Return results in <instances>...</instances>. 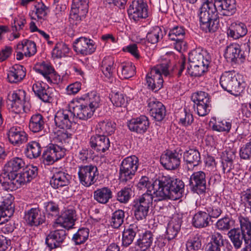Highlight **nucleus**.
Segmentation results:
<instances>
[{"instance_id":"nucleus-1","label":"nucleus","mask_w":251,"mask_h":251,"mask_svg":"<svg viewBox=\"0 0 251 251\" xmlns=\"http://www.w3.org/2000/svg\"><path fill=\"white\" fill-rule=\"evenodd\" d=\"M185 64L186 58L183 56L179 61V65H174L170 71L169 68L171 65L170 60H162L160 63L151 68L150 72L146 75V79L148 89L155 93L157 92L163 86L162 75L165 76H173L175 75L176 71L178 70L176 75L179 77L185 69Z\"/></svg>"},{"instance_id":"nucleus-2","label":"nucleus","mask_w":251,"mask_h":251,"mask_svg":"<svg viewBox=\"0 0 251 251\" xmlns=\"http://www.w3.org/2000/svg\"><path fill=\"white\" fill-rule=\"evenodd\" d=\"M153 194L159 201L178 199L184 191L185 184L179 178L162 176L152 183Z\"/></svg>"},{"instance_id":"nucleus-3","label":"nucleus","mask_w":251,"mask_h":251,"mask_svg":"<svg viewBox=\"0 0 251 251\" xmlns=\"http://www.w3.org/2000/svg\"><path fill=\"white\" fill-rule=\"evenodd\" d=\"M200 29L205 33H213L219 27L218 10L212 1L206 0L199 9Z\"/></svg>"},{"instance_id":"nucleus-4","label":"nucleus","mask_w":251,"mask_h":251,"mask_svg":"<svg viewBox=\"0 0 251 251\" xmlns=\"http://www.w3.org/2000/svg\"><path fill=\"white\" fill-rule=\"evenodd\" d=\"M220 84L222 88L230 94L237 96L245 89V83L238 79L234 71L223 72L220 78Z\"/></svg>"},{"instance_id":"nucleus-5","label":"nucleus","mask_w":251,"mask_h":251,"mask_svg":"<svg viewBox=\"0 0 251 251\" xmlns=\"http://www.w3.org/2000/svg\"><path fill=\"white\" fill-rule=\"evenodd\" d=\"M139 166V159L134 155L125 158L119 165L118 180L120 183H126L133 179Z\"/></svg>"},{"instance_id":"nucleus-6","label":"nucleus","mask_w":251,"mask_h":251,"mask_svg":"<svg viewBox=\"0 0 251 251\" xmlns=\"http://www.w3.org/2000/svg\"><path fill=\"white\" fill-rule=\"evenodd\" d=\"M153 198V197L151 193L147 192L133 200L132 211L137 220H142L146 218L149 208L152 204Z\"/></svg>"},{"instance_id":"nucleus-7","label":"nucleus","mask_w":251,"mask_h":251,"mask_svg":"<svg viewBox=\"0 0 251 251\" xmlns=\"http://www.w3.org/2000/svg\"><path fill=\"white\" fill-rule=\"evenodd\" d=\"M66 149L57 144L50 143L46 146L43 152L42 159L45 165H51L64 157Z\"/></svg>"},{"instance_id":"nucleus-8","label":"nucleus","mask_w":251,"mask_h":251,"mask_svg":"<svg viewBox=\"0 0 251 251\" xmlns=\"http://www.w3.org/2000/svg\"><path fill=\"white\" fill-rule=\"evenodd\" d=\"M182 150L177 147L174 150H166L160 159V163L166 170H175L180 165Z\"/></svg>"},{"instance_id":"nucleus-9","label":"nucleus","mask_w":251,"mask_h":251,"mask_svg":"<svg viewBox=\"0 0 251 251\" xmlns=\"http://www.w3.org/2000/svg\"><path fill=\"white\" fill-rule=\"evenodd\" d=\"M186 29L180 25H177L169 28L167 35L168 40L174 41V48L179 52L185 51L187 49V44L184 41Z\"/></svg>"},{"instance_id":"nucleus-10","label":"nucleus","mask_w":251,"mask_h":251,"mask_svg":"<svg viewBox=\"0 0 251 251\" xmlns=\"http://www.w3.org/2000/svg\"><path fill=\"white\" fill-rule=\"evenodd\" d=\"M207 177L206 173L202 171L194 172L189 179L188 186L193 193L199 195H204L207 190Z\"/></svg>"},{"instance_id":"nucleus-11","label":"nucleus","mask_w":251,"mask_h":251,"mask_svg":"<svg viewBox=\"0 0 251 251\" xmlns=\"http://www.w3.org/2000/svg\"><path fill=\"white\" fill-rule=\"evenodd\" d=\"M99 173L96 166L90 164L78 166V176L80 183L85 187L94 184L98 179Z\"/></svg>"},{"instance_id":"nucleus-12","label":"nucleus","mask_w":251,"mask_h":251,"mask_svg":"<svg viewBox=\"0 0 251 251\" xmlns=\"http://www.w3.org/2000/svg\"><path fill=\"white\" fill-rule=\"evenodd\" d=\"M130 20L137 22L148 17V5L145 0H133L127 9Z\"/></svg>"},{"instance_id":"nucleus-13","label":"nucleus","mask_w":251,"mask_h":251,"mask_svg":"<svg viewBox=\"0 0 251 251\" xmlns=\"http://www.w3.org/2000/svg\"><path fill=\"white\" fill-rule=\"evenodd\" d=\"M97 45L95 41L85 37H80L75 39L73 42V49L77 54L83 56L92 54L95 52Z\"/></svg>"},{"instance_id":"nucleus-14","label":"nucleus","mask_w":251,"mask_h":251,"mask_svg":"<svg viewBox=\"0 0 251 251\" xmlns=\"http://www.w3.org/2000/svg\"><path fill=\"white\" fill-rule=\"evenodd\" d=\"M35 71L41 74L49 83L58 84L60 81V76L55 71L50 63L45 61L37 64L34 67Z\"/></svg>"},{"instance_id":"nucleus-15","label":"nucleus","mask_w":251,"mask_h":251,"mask_svg":"<svg viewBox=\"0 0 251 251\" xmlns=\"http://www.w3.org/2000/svg\"><path fill=\"white\" fill-rule=\"evenodd\" d=\"M110 141L105 135L95 134L89 140V146L91 150L97 153H104L110 147Z\"/></svg>"},{"instance_id":"nucleus-16","label":"nucleus","mask_w":251,"mask_h":251,"mask_svg":"<svg viewBox=\"0 0 251 251\" xmlns=\"http://www.w3.org/2000/svg\"><path fill=\"white\" fill-rule=\"evenodd\" d=\"M148 110L153 119L156 122H161L166 115V109L164 105L154 98H150L147 101Z\"/></svg>"},{"instance_id":"nucleus-17","label":"nucleus","mask_w":251,"mask_h":251,"mask_svg":"<svg viewBox=\"0 0 251 251\" xmlns=\"http://www.w3.org/2000/svg\"><path fill=\"white\" fill-rule=\"evenodd\" d=\"M150 125L148 117L145 115L132 118L127 122L129 130L137 134H143L147 132Z\"/></svg>"},{"instance_id":"nucleus-18","label":"nucleus","mask_w":251,"mask_h":251,"mask_svg":"<svg viewBox=\"0 0 251 251\" xmlns=\"http://www.w3.org/2000/svg\"><path fill=\"white\" fill-rule=\"evenodd\" d=\"M67 233L64 229H56L50 231L47 236L45 244L51 251L53 249L61 248V245L64 242Z\"/></svg>"},{"instance_id":"nucleus-19","label":"nucleus","mask_w":251,"mask_h":251,"mask_svg":"<svg viewBox=\"0 0 251 251\" xmlns=\"http://www.w3.org/2000/svg\"><path fill=\"white\" fill-rule=\"evenodd\" d=\"M182 153L183 161L188 171L193 170L195 167L202 163L201 153L196 148L189 149Z\"/></svg>"},{"instance_id":"nucleus-20","label":"nucleus","mask_w":251,"mask_h":251,"mask_svg":"<svg viewBox=\"0 0 251 251\" xmlns=\"http://www.w3.org/2000/svg\"><path fill=\"white\" fill-rule=\"evenodd\" d=\"M0 183L6 191H13L21 187L17 174L8 173L5 171L0 175Z\"/></svg>"},{"instance_id":"nucleus-21","label":"nucleus","mask_w":251,"mask_h":251,"mask_svg":"<svg viewBox=\"0 0 251 251\" xmlns=\"http://www.w3.org/2000/svg\"><path fill=\"white\" fill-rule=\"evenodd\" d=\"M213 4L219 8L220 15L224 17L232 16L237 11L236 0H214Z\"/></svg>"},{"instance_id":"nucleus-22","label":"nucleus","mask_w":251,"mask_h":251,"mask_svg":"<svg viewBox=\"0 0 251 251\" xmlns=\"http://www.w3.org/2000/svg\"><path fill=\"white\" fill-rule=\"evenodd\" d=\"M73 115V111L69 110H60L55 114L54 121L55 126L62 129H71L73 122L71 117Z\"/></svg>"},{"instance_id":"nucleus-23","label":"nucleus","mask_w":251,"mask_h":251,"mask_svg":"<svg viewBox=\"0 0 251 251\" xmlns=\"http://www.w3.org/2000/svg\"><path fill=\"white\" fill-rule=\"evenodd\" d=\"M25 219L31 226H38L46 222V215L39 207L31 208L25 212Z\"/></svg>"},{"instance_id":"nucleus-24","label":"nucleus","mask_w":251,"mask_h":251,"mask_svg":"<svg viewBox=\"0 0 251 251\" xmlns=\"http://www.w3.org/2000/svg\"><path fill=\"white\" fill-rule=\"evenodd\" d=\"M7 136L9 142L14 146H19L28 139V135L21 127L17 126L10 127Z\"/></svg>"},{"instance_id":"nucleus-25","label":"nucleus","mask_w":251,"mask_h":251,"mask_svg":"<svg viewBox=\"0 0 251 251\" xmlns=\"http://www.w3.org/2000/svg\"><path fill=\"white\" fill-rule=\"evenodd\" d=\"M246 24L240 21H236L231 23L227 29V35L228 38L234 40L239 39L245 36L248 33Z\"/></svg>"},{"instance_id":"nucleus-26","label":"nucleus","mask_w":251,"mask_h":251,"mask_svg":"<svg viewBox=\"0 0 251 251\" xmlns=\"http://www.w3.org/2000/svg\"><path fill=\"white\" fill-rule=\"evenodd\" d=\"M76 211L74 209H68L62 212L55 220V224L59 225L65 229L69 230L73 227L76 219Z\"/></svg>"},{"instance_id":"nucleus-27","label":"nucleus","mask_w":251,"mask_h":251,"mask_svg":"<svg viewBox=\"0 0 251 251\" xmlns=\"http://www.w3.org/2000/svg\"><path fill=\"white\" fill-rule=\"evenodd\" d=\"M188 60L189 63L197 64H206L209 65L211 61L210 54L206 50L202 48H197L189 54Z\"/></svg>"},{"instance_id":"nucleus-28","label":"nucleus","mask_w":251,"mask_h":251,"mask_svg":"<svg viewBox=\"0 0 251 251\" xmlns=\"http://www.w3.org/2000/svg\"><path fill=\"white\" fill-rule=\"evenodd\" d=\"M71 176L67 173L62 171L53 173L50 179V184L53 189L68 186L70 183Z\"/></svg>"},{"instance_id":"nucleus-29","label":"nucleus","mask_w":251,"mask_h":251,"mask_svg":"<svg viewBox=\"0 0 251 251\" xmlns=\"http://www.w3.org/2000/svg\"><path fill=\"white\" fill-rule=\"evenodd\" d=\"M141 231L137 223H133L125 227L122 234V246L127 247L131 245Z\"/></svg>"},{"instance_id":"nucleus-30","label":"nucleus","mask_w":251,"mask_h":251,"mask_svg":"<svg viewBox=\"0 0 251 251\" xmlns=\"http://www.w3.org/2000/svg\"><path fill=\"white\" fill-rule=\"evenodd\" d=\"M38 174V168L37 167L33 165H28L25 166L23 169L22 171L17 175L19 181L22 186L31 182L37 176Z\"/></svg>"},{"instance_id":"nucleus-31","label":"nucleus","mask_w":251,"mask_h":251,"mask_svg":"<svg viewBox=\"0 0 251 251\" xmlns=\"http://www.w3.org/2000/svg\"><path fill=\"white\" fill-rule=\"evenodd\" d=\"M241 51L242 50L238 44H231L226 47L224 56L228 61L231 63L236 64L239 61L240 63H243L245 60H242L241 58Z\"/></svg>"},{"instance_id":"nucleus-32","label":"nucleus","mask_w":251,"mask_h":251,"mask_svg":"<svg viewBox=\"0 0 251 251\" xmlns=\"http://www.w3.org/2000/svg\"><path fill=\"white\" fill-rule=\"evenodd\" d=\"M26 70L23 65L15 64L9 68L7 79L11 83H17L21 82L25 76Z\"/></svg>"},{"instance_id":"nucleus-33","label":"nucleus","mask_w":251,"mask_h":251,"mask_svg":"<svg viewBox=\"0 0 251 251\" xmlns=\"http://www.w3.org/2000/svg\"><path fill=\"white\" fill-rule=\"evenodd\" d=\"M139 237L135 243L140 251H147L153 244L154 241L153 233L150 230H146L144 233L138 234Z\"/></svg>"},{"instance_id":"nucleus-34","label":"nucleus","mask_w":251,"mask_h":251,"mask_svg":"<svg viewBox=\"0 0 251 251\" xmlns=\"http://www.w3.org/2000/svg\"><path fill=\"white\" fill-rule=\"evenodd\" d=\"M49 88L47 84L39 81L34 83L32 88L35 95L45 102H50L52 100Z\"/></svg>"},{"instance_id":"nucleus-35","label":"nucleus","mask_w":251,"mask_h":251,"mask_svg":"<svg viewBox=\"0 0 251 251\" xmlns=\"http://www.w3.org/2000/svg\"><path fill=\"white\" fill-rule=\"evenodd\" d=\"M95 109H92L90 106L84 102L76 105L73 107V113L80 120L86 121L91 118L94 115Z\"/></svg>"},{"instance_id":"nucleus-36","label":"nucleus","mask_w":251,"mask_h":251,"mask_svg":"<svg viewBox=\"0 0 251 251\" xmlns=\"http://www.w3.org/2000/svg\"><path fill=\"white\" fill-rule=\"evenodd\" d=\"M136 67L131 62L121 63L117 68V73L121 79H128L136 74Z\"/></svg>"},{"instance_id":"nucleus-37","label":"nucleus","mask_w":251,"mask_h":251,"mask_svg":"<svg viewBox=\"0 0 251 251\" xmlns=\"http://www.w3.org/2000/svg\"><path fill=\"white\" fill-rule=\"evenodd\" d=\"M26 93L24 90H19L14 92L9 100L11 101L12 108L17 110V112H21L22 110L25 111Z\"/></svg>"},{"instance_id":"nucleus-38","label":"nucleus","mask_w":251,"mask_h":251,"mask_svg":"<svg viewBox=\"0 0 251 251\" xmlns=\"http://www.w3.org/2000/svg\"><path fill=\"white\" fill-rule=\"evenodd\" d=\"M235 157V152L231 150H226L223 152L221 163L224 173H229L234 169L233 161Z\"/></svg>"},{"instance_id":"nucleus-39","label":"nucleus","mask_w":251,"mask_h":251,"mask_svg":"<svg viewBox=\"0 0 251 251\" xmlns=\"http://www.w3.org/2000/svg\"><path fill=\"white\" fill-rule=\"evenodd\" d=\"M176 117L178 124L185 127L191 126L194 121L193 114L187 108L179 110L176 113Z\"/></svg>"},{"instance_id":"nucleus-40","label":"nucleus","mask_w":251,"mask_h":251,"mask_svg":"<svg viewBox=\"0 0 251 251\" xmlns=\"http://www.w3.org/2000/svg\"><path fill=\"white\" fill-rule=\"evenodd\" d=\"M25 166V163L24 159L19 157H14L4 165L3 171H5L8 173L18 174V172Z\"/></svg>"},{"instance_id":"nucleus-41","label":"nucleus","mask_w":251,"mask_h":251,"mask_svg":"<svg viewBox=\"0 0 251 251\" xmlns=\"http://www.w3.org/2000/svg\"><path fill=\"white\" fill-rule=\"evenodd\" d=\"M116 128V123L107 119L99 122L96 126V130L99 134L105 135L107 137L114 134Z\"/></svg>"},{"instance_id":"nucleus-42","label":"nucleus","mask_w":251,"mask_h":251,"mask_svg":"<svg viewBox=\"0 0 251 251\" xmlns=\"http://www.w3.org/2000/svg\"><path fill=\"white\" fill-rule=\"evenodd\" d=\"M210 221L209 215L206 214V211H199L194 215L192 224L196 228H202L209 226Z\"/></svg>"},{"instance_id":"nucleus-43","label":"nucleus","mask_w":251,"mask_h":251,"mask_svg":"<svg viewBox=\"0 0 251 251\" xmlns=\"http://www.w3.org/2000/svg\"><path fill=\"white\" fill-rule=\"evenodd\" d=\"M112 197V192L108 187L98 188L94 192V199L101 204H106Z\"/></svg>"},{"instance_id":"nucleus-44","label":"nucleus","mask_w":251,"mask_h":251,"mask_svg":"<svg viewBox=\"0 0 251 251\" xmlns=\"http://www.w3.org/2000/svg\"><path fill=\"white\" fill-rule=\"evenodd\" d=\"M182 220L178 217L174 218L168 224L166 229V237L168 241L176 238L180 230Z\"/></svg>"},{"instance_id":"nucleus-45","label":"nucleus","mask_w":251,"mask_h":251,"mask_svg":"<svg viewBox=\"0 0 251 251\" xmlns=\"http://www.w3.org/2000/svg\"><path fill=\"white\" fill-rule=\"evenodd\" d=\"M45 119L42 115L37 113L33 115L29 120V128L34 133L42 131L45 127Z\"/></svg>"},{"instance_id":"nucleus-46","label":"nucleus","mask_w":251,"mask_h":251,"mask_svg":"<svg viewBox=\"0 0 251 251\" xmlns=\"http://www.w3.org/2000/svg\"><path fill=\"white\" fill-rule=\"evenodd\" d=\"M209 65L206 64H197L190 63L187 66L186 75H189L192 77H200L208 71Z\"/></svg>"},{"instance_id":"nucleus-47","label":"nucleus","mask_w":251,"mask_h":251,"mask_svg":"<svg viewBox=\"0 0 251 251\" xmlns=\"http://www.w3.org/2000/svg\"><path fill=\"white\" fill-rule=\"evenodd\" d=\"M14 198L9 194L7 197L3 198L1 204L0 205L1 216L8 217L9 218L14 212V205L13 204Z\"/></svg>"},{"instance_id":"nucleus-48","label":"nucleus","mask_w":251,"mask_h":251,"mask_svg":"<svg viewBox=\"0 0 251 251\" xmlns=\"http://www.w3.org/2000/svg\"><path fill=\"white\" fill-rule=\"evenodd\" d=\"M24 153L25 156L30 159L36 158L41 153V147L40 144L36 141L28 142L25 149Z\"/></svg>"},{"instance_id":"nucleus-49","label":"nucleus","mask_w":251,"mask_h":251,"mask_svg":"<svg viewBox=\"0 0 251 251\" xmlns=\"http://www.w3.org/2000/svg\"><path fill=\"white\" fill-rule=\"evenodd\" d=\"M241 232L246 237V244H251V221L247 217L240 215L238 217Z\"/></svg>"},{"instance_id":"nucleus-50","label":"nucleus","mask_w":251,"mask_h":251,"mask_svg":"<svg viewBox=\"0 0 251 251\" xmlns=\"http://www.w3.org/2000/svg\"><path fill=\"white\" fill-rule=\"evenodd\" d=\"M240 230L239 228H234L230 229L227 234L235 249H239L241 247L243 240L246 244L247 238Z\"/></svg>"},{"instance_id":"nucleus-51","label":"nucleus","mask_w":251,"mask_h":251,"mask_svg":"<svg viewBox=\"0 0 251 251\" xmlns=\"http://www.w3.org/2000/svg\"><path fill=\"white\" fill-rule=\"evenodd\" d=\"M25 48H26V51H25L24 54L26 57H31L37 52L36 45L34 41L24 39L21 43H19L17 45V50H24Z\"/></svg>"},{"instance_id":"nucleus-52","label":"nucleus","mask_w":251,"mask_h":251,"mask_svg":"<svg viewBox=\"0 0 251 251\" xmlns=\"http://www.w3.org/2000/svg\"><path fill=\"white\" fill-rule=\"evenodd\" d=\"M85 103L90 106L92 109H97L100 106V98L96 92L91 91L83 95L80 98Z\"/></svg>"},{"instance_id":"nucleus-53","label":"nucleus","mask_w":251,"mask_h":251,"mask_svg":"<svg viewBox=\"0 0 251 251\" xmlns=\"http://www.w3.org/2000/svg\"><path fill=\"white\" fill-rule=\"evenodd\" d=\"M114 64V59L111 56L104 57L101 63L100 70L107 78H110L113 76Z\"/></svg>"},{"instance_id":"nucleus-54","label":"nucleus","mask_w":251,"mask_h":251,"mask_svg":"<svg viewBox=\"0 0 251 251\" xmlns=\"http://www.w3.org/2000/svg\"><path fill=\"white\" fill-rule=\"evenodd\" d=\"M90 230L87 227H82L79 228L77 231L74 234L72 241L75 245H80L84 244L88 239Z\"/></svg>"},{"instance_id":"nucleus-55","label":"nucleus","mask_w":251,"mask_h":251,"mask_svg":"<svg viewBox=\"0 0 251 251\" xmlns=\"http://www.w3.org/2000/svg\"><path fill=\"white\" fill-rule=\"evenodd\" d=\"M163 37V34L161 28L158 26L153 27L146 35V39L148 43L154 44L158 43Z\"/></svg>"},{"instance_id":"nucleus-56","label":"nucleus","mask_w":251,"mask_h":251,"mask_svg":"<svg viewBox=\"0 0 251 251\" xmlns=\"http://www.w3.org/2000/svg\"><path fill=\"white\" fill-rule=\"evenodd\" d=\"M222 205L220 202L214 201L209 205L206 206L204 208V211L208 214L210 219L212 218H218L222 213Z\"/></svg>"},{"instance_id":"nucleus-57","label":"nucleus","mask_w":251,"mask_h":251,"mask_svg":"<svg viewBox=\"0 0 251 251\" xmlns=\"http://www.w3.org/2000/svg\"><path fill=\"white\" fill-rule=\"evenodd\" d=\"M125 212L123 210H116L112 214L110 220L111 226L114 228H118L124 223Z\"/></svg>"},{"instance_id":"nucleus-58","label":"nucleus","mask_w":251,"mask_h":251,"mask_svg":"<svg viewBox=\"0 0 251 251\" xmlns=\"http://www.w3.org/2000/svg\"><path fill=\"white\" fill-rule=\"evenodd\" d=\"M70 48L68 46L63 42H58L56 44L52 51V56L54 58H60L67 56L69 53Z\"/></svg>"},{"instance_id":"nucleus-59","label":"nucleus","mask_w":251,"mask_h":251,"mask_svg":"<svg viewBox=\"0 0 251 251\" xmlns=\"http://www.w3.org/2000/svg\"><path fill=\"white\" fill-rule=\"evenodd\" d=\"M201 239L202 237L198 234L189 239L186 244V251H199L201 250Z\"/></svg>"},{"instance_id":"nucleus-60","label":"nucleus","mask_w":251,"mask_h":251,"mask_svg":"<svg viewBox=\"0 0 251 251\" xmlns=\"http://www.w3.org/2000/svg\"><path fill=\"white\" fill-rule=\"evenodd\" d=\"M44 208L47 217L49 218L53 217H55L59 213V205L53 201L44 202Z\"/></svg>"},{"instance_id":"nucleus-61","label":"nucleus","mask_w":251,"mask_h":251,"mask_svg":"<svg viewBox=\"0 0 251 251\" xmlns=\"http://www.w3.org/2000/svg\"><path fill=\"white\" fill-rule=\"evenodd\" d=\"M131 188L126 186L122 188L116 195L117 200L122 203H126L131 199Z\"/></svg>"},{"instance_id":"nucleus-62","label":"nucleus","mask_w":251,"mask_h":251,"mask_svg":"<svg viewBox=\"0 0 251 251\" xmlns=\"http://www.w3.org/2000/svg\"><path fill=\"white\" fill-rule=\"evenodd\" d=\"M109 98L113 105L116 107L124 106L126 104L125 96L122 93L112 92L110 94Z\"/></svg>"},{"instance_id":"nucleus-63","label":"nucleus","mask_w":251,"mask_h":251,"mask_svg":"<svg viewBox=\"0 0 251 251\" xmlns=\"http://www.w3.org/2000/svg\"><path fill=\"white\" fill-rule=\"evenodd\" d=\"M89 2L73 0L72 9L76 10L81 16H85L88 12Z\"/></svg>"},{"instance_id":"nucleus-64","label":"nucleus","mask_w":251,"mask_h":251,"mask_svg":"<svg viewBox=\"0 0 251 251\" xmlns=\"http://www.w3.org/2000/svg\"><path fill=\"white\" fill-rule=\"evenodd\" d=\"M241 159L249 160L251 159V141L244 145L239 150Z\"/></svg>"}]
</instances>
